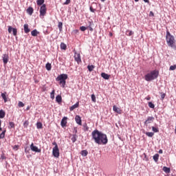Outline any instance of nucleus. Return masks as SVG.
<instances>
[{
	"mask_svg": "<svg viewBox=\"0 0 176 176\" xmlns=\"http://www.w3.org/2000/svg\"><path fill=\"white\" fill-rule=\"evenodd\" d=\"M166 41L169 47H171V49H173V50H176L175 38L174 36L171 35V33H170V31L168 30L166 31Z\"/></svg>",
	"mask_w": 176,
	"mask_h": 176,
	"instance_id": "nucleus-1",
	"label": "nucleus"
},
{
	"mask_svg": "<svg viewBox=\"0 0 176 176\" xmlns=\"http://www.w3.org/2000/svg\"><path fill=\"white\" fill-rule=\"evenodd\" d=\"M159 76V72L157 70H153L150 73L145 75V80L146 82H151V80H155Z\"/></svg>",
	"mask_w": 176,
	"mask_h": 176,
	"instance_id": "nucleus-2",
	"label": "nucleus"
},
{
	"mask_svg": "<svg viewBox=\"0 0 176 176\" xmlns=\"http://www.w3.org/2000/svg\"><path fill=\"white\" fill-rule=\"evenodd\" d=\"M68 79V75L65 74H62L56 78V82H59V85L61 87H65V85H67L66 80Z\"/></svg>",
	"mask_w": 176,
	"mask_h": 176,
	"instance_id": "nucleus-3",
	"label": "nucleus"
},
{
	"mask_svg": "<svg viewBox=\"0 0 176 176\" xmlns=\"http://www.w3.org/2000/svg\"><path fill=\"white\" fill-rule=\"evenodd\" d=\"M96 144H98V145H107V144H108V137L107 134L102 132Z\"/></svg>",
	"mask_w": 176,
	"mask_h": 176,
	"instance_id": "nucleus-4",
	"label": "nucleus"
},
{
	"mask_svg": "<svg viewBox=\"0 0 176 176\" xmlns=\"http://www.w3.org/2000/svg\"><path fill=\"white\" fill-rule=\"evenodd\" d=\"M101 131L95 129L94 131H92L91 133V138L93 141H94L95 144H97L100 135H101Z\"/></svg>",
	"mask_w": 176,
	"mask_h": 176,
	"instance_id": "nucleus-5",
	"label": "nucleus"
},
{
	"mask_svg": "<svg viewBox=\"0 0 176 176\" xmlns=\"http://www.w3.org/2000/svg\"><path fill=\"white\" fill-rule=\"evenodd\" d=\"M47 12V8H46V4H43L40 8V18L44 19Z\"/></svg>",
	"mask_w": 176,
	"mask_h": 176,
	"instance_id": "nucleus-6",
	"label": "nucleus"
},
{
	"mask_svg": "<svg viewBox=\"0 0 176 176\" xmlns=\"http://www.w3.org/2000/svg\"><path fill=\"white\" fill-rule=\"evenodd\" d=\"M52 155L54 157H58L60 156V150L58 149V146H54L53 148Z\"/></svg>",
	"mask_w": 176,
	"mask_h": 176,
	"instance_id": "nucleus-7",
	"label": "nucleus"
},
{
	"mask_svg": "<svg viewBox=\"0 0 176 176\" xmlns=\"http://www.w3.org/2000/svg\"><path fill=\"white\" fill-rule=\"evenodd\" d=\"M30 149L31 151H32L33 152H37V153H41V148H38V147L34 145V143H32L30 145Z\"/></svg>",
	"mask_w": 176,
	"mask_h": 176,
	"instance_id": "nucleus-8",
	"label": "nucleus"
},
{
	"mask_svg": "<svg viewBox=\"0 0 176 176\" xmlns=\"http://www.w3.org/2000/svg\"><path fill=\"white\" fill-rule=\"evenodd\" d=\"M12 31L13 32L14 36H17V29L14 28H12V26H8V32L9 34H12Z\"/></svg>",
	"mask_w": 176,
	"mask_h": 176,
	"instance_id": "nucleus-9",
	"label": "nucleus"
},
{
	"mask_svg": "<svg viewBox=\"0 0 176 176\" xmlns=\"http://www.w3.org/2000/svg\"><path fill=\"white\" fill-rule=\"evenodd\" d=\"M74 60L79 64V63H82V59L80 58V54L77 53L75 52L74 53Z\"/></svg>",
	"mask_w": 176,
	"mask_h": 176,
	"instance_id": "nucleus-10",
	"label": "nucleus"
},
{
	"mask_svg": "<svg viewBox=\"0 0 176 176\" xmlns=\"http://www.w3.org/2000/svg\"><path fill=\"white\" fill-rule=\"evenodd\" d=\"M3 63L4 65H6L8 64V62L9 61V55L8 54H3Z\"/></svg>",
	"mask_w": 176,
	"mask_h": 176,
	"instance_id": "nucleus-11",
	"label": "nucleus"
},
{
	"mask_svg": "<svg viewBox=\"0 0 176 176\" xmlns=\"http://www.w3.org/2000/svg\"><path fill=\"white\" fill-rule=\"evenodd\" d=\"M153 120H155L154 117L147 118L146 120L144 122L145 126H148V124H150V123H153Z\"/></svg>",
	"mask_w": 176,
	"mask_h": 176,
	"instance_id": "nucleus-12",
	"label": "nucleus"
},
{
	"mask_svg": "<svg viewBox=\"0 0 176 176\" xmlns=\"http://www.w3.org/2000/svg\"><path fill=\"white\" fill-rule=\"evenodd\" d=\"M113 111L116 113H119V115L122 114V109H120V108L118 107L116 105L113 107Z\"/></svg>",
	"mask_w": 176,
	"mask_h": 176,
	"instance_id": "nucleus-13",
	"label": "nucleus"
},
{
	"mask_svg": "<svg viewBox=\"0 0 176 176\" xmlns=\"http://www.w3.org/2000/svg\"><path fill=\"white\" fill-rule=\"evenodd\" d=\"M75 120L77 124L82 126V118L79 116H76Z\"/></svg>",
	"mask_w": 176,
	"mask_h": 176,
	"instance_id": "nucleus-14",
	"label": "nucleus"
},
{
	"mask_svg": "<svg viewBox=\"0 0 176 176\" xmlns=\"http://www.w3.org/2000/svg\"><path fill=\"white\" fill-rule=\"evenodd\" d=\"M67 117H64L61 120V126L62 127H65L67 126Z\"/></svg>",
	"mask_w": 176,
	"mask_h": 176,
	"instance_id": "nucleus-15",
	"label": "nucleus"
},
{
	"mask_svg": "<svg viewBox=\"0 0 176 176\" xmlns=\"http://www.w3.org/2000/svg\"><path fill=\"white\" fill-rule=\"evenodd\" d=\"M26 12L30 16H32V13H34V8L32 7H29L27 10Z\"/></svg>",
	"mask_w": 176,
	"mask_h": 176,
	"instance_id": "nucleus-16",
	"label": "nucleus"
},
{
	"mask_svg": "<svg viewBox=\"0 0 176 176\" xmlns=\"http://www.w3.org/2000/svg\"><path fill=\"white\" fill-rule=\"evenodd\" d=\"M32 36H38L39 35V32L36 29L31 32Z\"/></svg>",
	"mask_w": 176,
	"mask_h": 176,
	"instance_id": "nucleus-17",
	"label": "nucleus"
},
{
	"mask_svg": "<svg viewBox=\"0 0 176 176\" xmlns=\"http://www.w3.org/2000/svg\"><path fill=\"white\" fill-rule=\"evenodd\" d=\"M23 28L25 34H28V32H30V28H28V24H25L23 25Z\"/></svg>",
	"mask_w": 176,
	"mask_h": 176,
	"instance_id": "nucleus-18",
	"label": "nucleus"
},
{
	"mask_svg": "<svg viewBox=\"0 0 176 176\" xmlns=\"http://www.w3.org/2000/svg\"><path fill=\"white\" fill-rule=\"evenodd\" d=\"M79 107V102H77L75 104L72 106L69 109L70 111H74V109H76Z\"/></svg>",
	"mask_w": 176,
	"mask_h": 176,
	"instance_id": "nucleus-19",
	"label": "nucleus"
},
{
	"mask_svg": "<svg viewBox=\"0 0 176 176\" xmlns=\"http://www.w3.org/2000/svg\"><path fill=\"white\" fill-rule=\"evenodd\" d=\"M101 76H102V78H103L104 79H107V80L109 79V78L111 77L110 75H109V74H106V73H102V74H101Z\"/></svg>",
	"mask_w": 176,
	"mask_h": 176,
	"instance_id": "nucleus-20",
	"label": "nucleus"
},
{
	"mask_svg": "<svg viewBox=\"0 0 176 176\" xmlns=\"http://www.w3.org/2000/svg\"><path fill=\"white\" fill-rule=\"evenodd\" d=\"M56 102H58V104H60V102H62L63 101V98L60 96V95H57L56 97Z\"/></svg>",
	"mask_w": 176,
	"mask_h": 176,
	"instance_id": "nucleus-21",
	"label": "nucleus"
},
{
	"mask_svg": "<svg viewBox=\"0 0 176 176\" xmlns=\"http://www.w3.org/2000/svg\"><path fill=\"white\" fill-rule=\"evenodd\" d=\"M77 139H78V135H76V134H74V135H72L71 140H72L73 143L76 142Z\"/></svg>",
	"mask_w": 176,
	"mask_h": 176,
	"instance_id": "nucleus-22",
	"label": "nucleus"
},
{
	"mask_svg": "<svg viewBox=\"0 0 176 176\" xmlns=\"http://www.w3.org/2000/svg\"><path fill=\"white\" fill-rule=\"evenodd\" d=\"M1 97L4 100V102H8V98L6 97V92L1 94Z\"/></svg>",
	"mask_w": 176,
	"mask_h": 176,
	"instance_id": "nucleus-23",
	"label": "nucleus"
},
{
	"mask_svg": "<svg viewBox=\"0 0 176 176\" xmlns=\"http://www.w3.org/2000/svg\"><path fill=\"white\" fill-rule=\"evenodd\" d=\"M163 171H164V173H166V174H168L171 171V169H170V168H168L166 166H164Z\"/></svg>",
	"mask_w": 176,
	"mask_h": 176,
	"instance_id": "nucleus-24",
	"label": "nucleus"
},
{
	"mask_svg": "<svg viewBox=\"0 0 176 176\" xmlns=\"http://www.w3.org/2000/svg\"><path fill=\"white\" fill-rule=\"evenodd\" d=\"M43 3H45V0H37L36 1V4L38 5V6H42V5H43Z\"/></svg>",
	"mask_w": 176,
	"mask_h": 176,
	"instance_id": "nucleus-25",
	"label": "nucleus"
},
{
	"mask_svg": "<svg viewBox=\"0 0 176 176\" xmlns=\"http://www.w3.org/2000/svg\"><path fill=\"white\" fill-rule=\"evenodd\" d=\"M45 68L47 71H51L52 69V64L47 63L45 65Z\"/></svg>",
	"mask_w": 176,
	"mask_h": 176,
	"instance_id": "nucleus-26",
	"label": "nucleus"
},
{
	"mask_svg": "<svg viewBox=\"0 0 176 176\" xmlns=\"http://www.w3.org/2000/svg\"><path fill=\"white\" fill-rule=\"evenodd\" d=\"M6 113L3 110H0V118L3 119L5 118Z\"/></svg>",
	"mask_w": 176,
	"mask_h": 176,
	"instance_id": "nucleus-27",
	"label": "nucleus"
},
{
	"mask_svg": "<svg viewBox=\"0 0 176 176\" xmlns=\"http://www.w3.org/2000/svg\"><path fill=\"white\" fill-rule=\"evenodd\" d=\"M60 49H62V50H65L67 49V45H65L64 43H61Z\"/></svg>",
	"mask_w": 176,
	"mask_h": 176,
	"instance_id": "nucleus-28",
	"label": "nucleus"
},
{
	"mask_svg": "<svg viewBox=\"0 0 176 176\" xmlns=\"http://www.w3.org/2000/svg\"><path fill=\"white\" fill-rule=\"evenodd\" d=\"M89 25L87 27V30L89 29V31L93 32V28H91V25H93V22H89Z\"/></svg>",
	"mask_w": 176,
	"mask_h": 176,
	"instance_id": "nucleus-29",
	"label": "nucleus"
},
{
	"mask_svg": "<svg viewBox=\"0 0 176 176\" xmlns=\"http://www.w3.org/2000/svg\"><path fill=\"white\" fill-rule=\"evenodd\" d=\"M87 68H88V71H89V72H91V71H93V69H94L96 67L94 65H88Z\"/></svg>",
	"mask_w": 176,
	"mask_h": 176,
	"instance_id": "nucleus-30",
	"label": "nucleus"
},
{
	"mask_svg": "<svg viewBox=\"0 0 176 176\" xmlns=\"http://www.w3.org/2000/svg\"><path fill=\"white\" fill-rule=\"evenodd\" d=\"M6 133V130H4L1 134H0V140H3V138H5V134Z\"/></svg>",
	"mask_w": 176,
	"mask_h": 176,
	"instance_id": "nucleus-31",
	"label": "nucleus"
},
{
	"mask_svg": "<svg viewBox=\"0 0 176 176\" xmlns=\"http://www.w3.org/2000/svg\"><path fill=\"white\" fill-rule=\"evenodd\" d=\"M88 153H89V152H87V151H86V150H82L81 151V155H82V156H84V157L87 156Z\"/></svg>",
	"mask_w": 176,
	"mask_h": 176,
	"instance_id": "nucleus-32",
	"label": "nucleus"
},
{
	"mask_svg": "<svg viewBox=\"0 0 176 176\" xmlns=\"http://www.w3.org/2000/svg\"><path fill=\"white\" fill-rule=\"evenodd\" d=\"M54 93H56V90L54 89L50 93V98H52V100H54Z\"/></svg>",
	"mask_w": 176,
	"mask_h": 176,
	"instance_id": "nucleus-33",
	"label": "nucleus"
},
{
	"mask_svg": "<svg viewBox=\"0 0 176 176\" xmlns=\"http://www.w3.org/2000/svg\"><path fill=\"white\" fill-rule=\"evenodd\" d=\"M83 130L84 131H89V126H87V123L83 124Z\"/></svg>",
	"mask_w": 176,
	"mask_h": 176,
	"instance_id": "nucleus-34",
	"label": "nucleus"
},
{
	"mask_svg": "<svg viewBox=\"0 0 176 176\" xmlns=\"http://www.w3.org/2000/svg\"><path fill=\"white\" fill-rule=\"evenodd\" d=\"M126 34L127 36H131V35H133V34H134V32H133V31H131V30H126Z\"/></svg>",
	"mask_w": 176,
	"mask_h": 176,
	"instance_id": "nucleus-35",
	"label": "nucleus"
},
{
	"mask_svg": "<svg viewBox=\"0 0 176 176\" xmlns=\"http://www.w3.org/2000/svg\"><path fill=\"white\" fill-rule=\"evenodd\" d=\"M153 158L155 162H157L159 160V154L154 155Z\"/></svg>",
	"mask_w": 176,
	"mask_h": 176,
	"instance_id": "nucleus-36",
	"label": "nucleus"
},
{
	"mask_svg": "<svg viewBox=\"0 0 176 176\" xmlns=\"http://www.w3.org/2000/svg\"><path fill=\"white\" fill-rule=\"evenodd\" d=\"M28 124H30V122L28 120H25L23 123L24 128L27 129V127H28Z\"/></svg>",
	"mask_w": 176,
	"mask_h": 176,
	"instance_id": "nucleus-37",
	"label": "nucleus"
},
{
	"mask_svg": "<svg viewBox=\"0 0 176 176\" xmlns=\"http://www.w3.org/2000/svg\"><path fill=\"white\" fill-rule=\"evenodd\" d=\"M58 28H59L60 31L63 30V23L62 22H58Z\"/></svg>",
	"mask_w": 176,
	"mask_h": 176,
	"instance_id": "nucleus-38",
	"label": "nucleus"
},
{
	"mask_svg": "<svg viewBox=\"0 0 176 176\" xmlns=\"http://www.w3.org/2000/svg\"><path fill=\"white\" fill-rule=\"evenodd\" d=\"M146 135L148 137H152L153 135H155V133L153 132H146Z\"/></svg>",
	"mask_w": 176,
	"mask_h": 176,
	"instance_id": "nucleus-39",
	"label": "nucleus"
},
{
	"mask_svg": "<svg viewBox=\"0 0 176 176\" xmlns=\"http://www.w3.org/2000/svg\"><path fill=\"white\" fill-rule=\"evenodd\" d=\"M9 126H10L11 129H14V127H15L14 122H9Z\"/></svg>",
	"mask_w": 176,
	"mask_h": 176,
	"instance_id": "nucleus-40",
	"label": "nucleus"
},
{
	"mask_svg": "<svg viewBox=\"0 0 176 176\" xmlns=\"http://www.w3.org/2000/svg\"><path fill=\"white\" fill-rule=\"evenodd\" d=\"M152 131L154 132V133H159V129L155 127V126H152Z\"/></svg>",
	"mask_w": 176,
	"mask_h": 176,
	"instance_id": "nucleus-41",
	"label": "nucleus"
},
{
	"mask_svg": "<svg viewBox=\"0 0 176 176\" xmlns=\"http://www.w3.org/2000/svg\"><path fill=\"white\" fill-rule=\"evenodd\" d=\"M24 103H23V102L19 101L18 103V107H19V108H23V107H24Z\"/></svg>",
	"mask_w": 176,
	"mask_h": 176,
	"instance_id": "nucleus-42",
	"label": "nucleus"
},
{
	"mask_svg": "<svg viewBox=\"0 0 176 176\" xmlns=\"http://www.w3.org/2000/svg\"><path fill=\"white\" fill-rule=\"evenodd\" d=\"M148 107H149V108H152L153 109L155 108V104L153 103H152V102H149Z\"/></svg>",
	"mask_w": 176,
	"mask_h": 176,
	"instance_id": "nucleus-43",
	"label": "nucleus"
},
{
	"mask_svg": "<svg viewBox=\"0 0 176 176\" xmlns=\"http://www.w3.org/2000/svg\"><path fill=\"white\" fill-rule=\"evenodd\" d=\"M36 126H37V129H42L43 127L42 122H37Z\"/></svg>",
	"mask_w": 176,
	"mask_h": 176,
	"instance_id": "nucleus-44",
	"label": "nucleus"
},
{
	"mask_svg": "<svg viewBox=\"0 0 176 176\" xmlns=\"http://www.w3.org/2000/svg\"><path fill=\"white\" fill-rule=\"evenodd\" d=\"M80 31H82V32L86 31V30H87V27L81 26V27H80Z\"/></svg>",
	"mask_w": 176,
	"mask_h": 176,
	"instance_id": "nucleus-45",
	"label": "nucleus"
},
{
	"mask_svg": "<svg viewBox=\"0 0 176 176\" xmlns=\"http://www.w3.org/2000/svg\"><path fill=\"white\" fill-rule=\"evenodd\" d=\"M91 100H92L93 102H96V95L95 94L91 95Z\"/></svg>",
	"mask_w": 176,
	"mask_h": 176,
	"instance_id": "nucleus-46",
	"label": "nucleus"
},
{
	"mask_svg": "<svg viewBox=\"0 0 176 176\" xmlns=\"http://www.w3.org/2000/svg\"><path fill=\"white\" fill-rule=\"evenodd\" d=\"M12 149H14V151H17L19 149V145H14L12 147Z\"/></svg>",
	"mask_w": 176,
	"mask_h": 176,
	"instance_id": "nucleus-47",
	"label": "nucleus"
},
{
	"mask_svg": "<svg viewBox=\"0 0 176 176\" xmlns=\"http://www.w3.org/2000/svg\"><path fill=\"white\" fill-rule=\"evenodd\" d=\"M71 3V0H66V1L64 3V5H69Z\"/></svg>",
	"mask_w": 176,
	"mask_h": 176,
	"instance_id": "nucleus-48",
	"label": "nucleus"
},
{
	"mask_svg": "<svg viewBox=\"0 0 176 176\" xmlns=\"http://www.w3.org/2000/svg\"><path fill=\"white\" fill-rule=\"evenodd\" d=\"M89 9H90V11H91L92 13H94V12H96V9L93 8V6H91V7L89 8Z\"/></svg>",
	"mask_w": 176,
	"mask_h": 176,
	"instance_id": "nucleus-49",
	"label": "nucleus"
},
{
	"mask_svg": "<svg viewBox=\"0 0 176 176\" xmlns=\"http://www.w3.org/2000/svg\"><path fill=\"white\" fill-rule=\"evenodd\" d=\"M149 16H150V17H155V14L153 13V12L151 11Z\"/></svg>",
	"mask_w": 176,
	"mask_h": 176,
	"instance_id": "nucleus-50",
	"label": "nucleus"
},
{
	"mask_svg": "<svg viewBox=\"0 0 176 176\" xmlns=\"http://www.w3.org/2000/svg\"><path fill=\"white\" fill-rule=\"evenodd\" d=\"M165 97H166V94H162L161 95V99H162V100H164Z\"/></svg>",
	"mask_w": 176,
	"mask_h": 176,
	"instance_id": "nucleus-51",
	"label": "nucleus"
},
{
	"mask_svg": "<svg viewBox=\"0 0 176 176\" xmlns=\"http://www.w3.org/2000/svg\"><path fill=\"white\" fill-rule=\"evenodd\" d=\"M1 159L2 160H5V159H6V157H5V154H3V155H1Z\"/></svg>",
	"mask_w": 176,
	"mask_h": 176,
	"instance_id": "nucleus-52",
	"label": "nucleus"
},
{
	"mask_svg": "<svg viewBox=\"0 0 176 176\" xmlns=\"http://www.w3.org/2000/svg\"><path fill=\"white\" fill-rule=\"evenodd\" d=\"M52 145H54L55 146H58L57 145V143H56V142H54L52 143Z\"/></svg>",
	"mask_w": 176,
	"mask_h": 176,
	"instance_id": "nucleus-53",
	"label": "nucleus"
},
{
	"mask_svg": "<svg viewBox=\"0 0 176 176\" xmlns=\"http://www.w3.org/2000/svg\"><path fill=\"white\" fill-rule=\"evenodd\" d=\"M74 133L76 134L78 133V129L76 128H74Z\"/></svg>",
	"mask_w": 176,
	"mask_h": 176,
	"instance_id": "nucleus-54",
	"label": "nucleus"
},
{
	"mask_svg": "<svg viewBox=\"0 0 176 176\" xmlns=\"http://www.w3.org/2000/svg\"><path fill=\"white\" fill-rule=\"evenodd\" d=\"M109 36H113V34H112V32H109Z\"/></svg>",
	"mask_w": 176,
	"mask_h": 176,
	"instance_id": "nucleus-55",
	"label": "nucleus"
},
{
	"mask_svg": "<svg viewBox=\"0 0 176 176\" xmlns=\"http://www.w3.org/2000/svg\"><path fill=\"white\" fill-rule=\"evenodd\" d=\"M146 100H147V101H149V100H151V97L148 96L147 98H146Z\"/></svg>",
	"mask_w": 176,
	"mask_h": 176,
	"instance_id": "nucleus-56",
	"label": "nucleus"
},
{
	"mask_svg": "<svg viewBox=\"0 0 176 176\" xmlns=\"http://www.w3.org/2000/svg\"><path fill=\"white\" fill-rule=\"evenodd\" d=\"M144 2H146V3H149V0H143Z\"/></svg>",
	"mask_w": 176,
	"mask_h": 176,
	"instance_id": "nucleus-57",
	"label": "nucleus"
},
{
	"mask_svg": "<svg viewBox=\"0 0 176 176\" xmlns=\"http://www.w3.org/2000/svg\"><path fill=\"white\" fill-rule=\"evenodd\" d=\"M159 153H163V150H160Z\"/></svg>",
	"mask_w": 176,
	"mask_h": 176,
	"instance_id": "nucleus-58",
	"label": "nucleus"
},
{
	"mask_svg": "<svg viewBox=\"0 0 176 176\" xmlns=\"http://www.w3.org/2000/svg\"><path fill=\"white\" fill-rule=\"evenodd\" d=\"M1 124H2V121L0 120V126H1Z\"/></svg>",
	"mask_w": 176,
	"mask_h": 176,
	"instance_id": "nucleus-59",
	"label": "nucleus"
},
{
	"mask_svg": "<svg viewBox=\"0 0 176 176\" xmlns=\"http://www.w3.org/2000/svg\"><path fill=\"white\" fill-rule=\"evenodd\" d=\"M27 111H28V110H30V107H27Z\"/></svg>",
	"mask_w": 176,
	"mask_h": 176,
	"instance_id": "nucleus-60",
	"label": "nucleus"
},
{
	"mask_svg": "<svg viewBox=\"0 0 176 176\" xmlns=\"http://www.w3.org/2000/svg\"><path fill=\"white\" fill-rule=\"evenodd\" d=\"M0 131H2V127L0 126Z\"/></svg>",
	"mask_w": 176,
	"mask_h": 176,
	"instance_id": "nucleus-61",
	"label": "nucleus"
},
{
	"mask_svg": "<svg viewBox=\"0 0 176 176\" xmlns=\"http://www.w3.org/2000/svg\"><path fill=\"white\" fill-rule=\"evenodd\" d=\"M138 1H140V0H135V2H138Z\"/></svg>",
	"mask_w": 176,
	"mask_h": 176,
	"instance_id": "nucleus-62",
	"label": "nucleus"
},
{
	"mask_svg": "<svg viewBox=\"0 0 176 176\" xmlns=\"http://www.w3.org/2000/svg\"><path fill=\"white\" fill-rule=\"evenodd\" d=\"M75 31H76V32H78V30H76Z\"/></svg>",
	"mask_w": 176,
	"mask_h": 176,
	"instance_id": "nucleus-63",
	"label": "nucleus"
},
{
	"mask_svg": "<svg viewBox=\"0 0 176 176\" xmlns=\"http://www.w3.org/2000/svg\"><path fill=\"white\" fill-rule=\"evenodd\" d=\"M101 1H102V2H104L105 0H101Z\"/></svg>",
	"mask_w": 176,
	"mask_h": 176,
	"instance_id": "nucleus-64",
	"label": "nucleus"
}]
</instances>
